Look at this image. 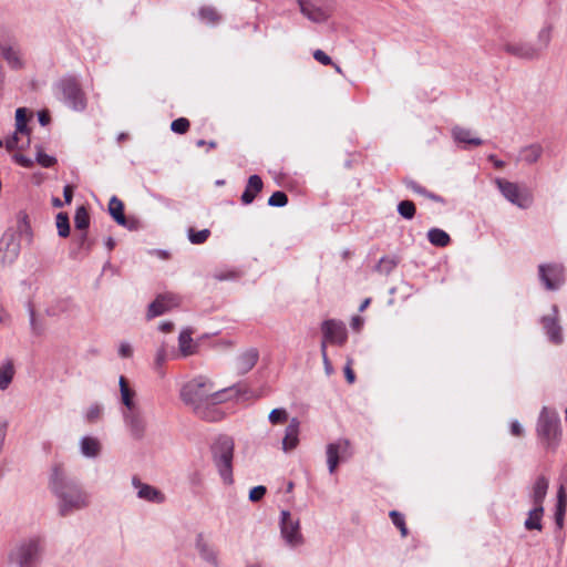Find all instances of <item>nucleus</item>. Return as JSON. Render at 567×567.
Segmentation results:
<instances>
[{"instance_id": "obj_64", "label": "nucleus", "mask_w": 567, "mask_h": 567, "mask_svg": "<svg viewBox=\"0 0 567 567\" xmlns=\"http://www.w3.org/2000/svg\"><path fill=\"white\" fill-rule=\"evenodd\" d=\"M173 329V323L172 322H162L159 324V330L163 331V332H169L171 330Z\"/></svg>"}, {"instance_id": "obj_63", "label": "nucleus", "mask_w": 567, "mask_h": 567, "mask_svg": "<svg viewBox=\"0 0 567 567\" xmlns=\"http://www.w3.org/2000/svg\"><path fill=\"white\" fill-rule=\"evenodd\" d=\"M63 196L65 199V203H71L72 196H73V188L70 185H66L63 189Z\"/></svg>"}, {"instance_id": "obj_29", "label": "nucleus", "mask_w": 567, "mask_h": 567, "mask_svg": "<svg viewBox=\"0 0 567 567\" xmlns=\"http://www.w3.org/2000/svg\"><path fill=\"white\" fill-rule=\"evenodd\" d=\"M1 54L3 59L7 61V63L12 69H21L23 65V62L20 56V52L18 49L11 45H1L0 47Z\"/></svg>"}, {"instance_id": "obj_7", "label": "nucleus", "mask_w": 567, "mask_h": 567, "mask_svg": "<svg viewBox=\"0 0 567 567\" xmlns=\"http://www.w3.org/2000/svg\"><path fill=\"white\" fill-rule=\"evenodd\" d=\"M56 87L58 97L70 109L83 111L86 107L85 94L75 79H62Z\"/></svg>"}, {"instance_id": "obj_14", "label": "nucleus", "mask_w": 567, "mask_h": 567, "mask_svg": "<svg viewBox=\"0 0 567 567\" xmlns=\"http://www.w3.org/2000/svg\"><path fill=\"white\" fill-rule=\"evenodd\" d=\"M131 483L138 499L156 505L166 501L165 494L159 488L142 482L138 476H133Z\"/></svg>"}, {"instance_id": "obj_45", "label": "nucleus", "mask_w": 567, "mask_h": 567, "mask_svg": "<svg viewBox=\"0 0 567 567\" xmlns=\"http://www.w3.org/2000/svg\"><path fill=\"white\" fill-rule=\"evenodd\" d=\"M189 128V121L185 117L174 120L171 124V130L178 134H184Z\"/></svg>"}, {"instance_id": "obj_3", "label": "nucleus", "mask_w": 567, "mask_h": 567, "mask_svg": "<svg viewBox=\"0 0 567 567\" xmlns=\"http://www.w3.org/2000/svg\"><path fill=\"white\" fill-rule=\"evenodd\" d=\"M47 554V538L34 534L19 539L8 554V561L14 567H40Z\"/></svg>"}, {"instance_id": "obj_50", "label": "nucleus", "mask_w": 567, "mask_h": 567, "mask_svg": "<svg viewBox=\"0 0 567 567\" xmlns=\"http://www.w3.org/2000/svg\"><path fill=\"white\" fill-rule=\"evenodd\" d=\"M320 352H321V357H322V361H323V365H324V371L328 375H330L333 372V368H332V364L327 354L326 342H321Z\"/></svg>"}, {"instance_id": "obj_46", "label": "nucleus", "mask_w": 567, "mask_h": 567, "mask_svg": "<svg viewBox=\"0 0 567 567\" xmlns=\"http://www.w3.org/2000/svg\"><path fill=\"white\" fill-rule=\"evenodd\" d=\"M390 517H391V519H392L393 524H394L396 527H399V528H400L402 536H406V534H408V529H406V527H405L404 517H403L400 513H398V512H395V511H392V512L390 513Z\"/></svg>"}, {"instance_id": "obj_6", "label": "nucleus", "mask_w": 567, "mask_h": 567, "mask_svg": "<svg viewBox=\"0 0 567 567\" xmlns=\"http://www.w3.org/2000/svg\"><path fill=\"white\" fill-rule=\"evenodd\" d=\"M21 237L31 240V228L23 215L18 220L17 231L8 230L0 239V259L3 264H12L21 250Z\"/></svg>"}, {"instance_id": "obj_4", "label": "nucleus", "mask_w": 567, "mask_h": 567, "mask_svg": "<svg viewBox=\"0 0 567 567\" xmlns=\"http://www.w3.org/2000/svg\"><path fill=\"white\" fill-rule=\"evenodd\" d=\"M536 433L544 445V447L548 451H555L560 442V419L558 413L550 408L544 406L539 413Z\"/></svg>"}, {"instance_id": "obj_42", "label": "nucleus", "mask_w": 567, "mask_h": 567, "mask_svg": "<svg viewBox=\"0 0 567 567\" xmlns=\"http://www.w3.org/2000/svg\"><path fill=\"white\" fill-rule=\"evenodd\" d=\"M210 231L208 229H202L198 231H195L193 228L188 230V239L192 244L199 245L207 240L209 237Z\"/></svg>"}, {"instance_id": "obj_5", "label": "nucleus", "mask_w": 567, "mask_h": 567, "mask_svg": "<svg viewBox=\"0 0 567 567\" xmlns=\"http://www.w3.org/2000/svg\"><path fill=\"white\" fill-rule=\"evenodd\" d=\"M234 440L229 436H219L212 445V456L215 467L217 468L224 484L231 485L233 477V458H234Z\"/></svg>"}, {"instance_id": "obj_51", "label": "nucleus", "mask_w": 567, "mask_h": 567, "mask_svg": "<svg viewBox=\"0 0 567 567\" xmlns=\"http://www.w3.org/2000/svg\"><path fill=\"white\" fill-rule=\"evenodd\" d=\"M266 494V487L265 486H256L254 488L250 489L249 492V499L251 502H258L260 501Z\"/></svg>"}, {"instance_id": "obj_62", "label": "nucleus", "mask_w": 567, "mask_h": 567, "mask_svg": "<svg viewBox=\"0 0 567 567\" xmlns=\"http://www.w3.org/2000/svg\"><path fill=\"white\" fill-rule=\"evenodd\" d=\"M214 278L217 279V280H227V279H233L235 278V272L233 271H229L227 274H224V272H216L214 275Z\"/></svg>"}, {"instance_id": "obj_37", "label": "nucleus", "mask_w": 567, "mask_h": 567, "mask_svg": "<svg viewBox=\"0 0 567 567\" xmlns=\"http://www.w3.org/2000/svg\"><path fill=\"white\" fill-rule=\"evenodd\" d=\"M199 18L209 24H217L220 21V16L213 7H203L199 10Z\"/></svg>"}, {"instance_id": "obj_18", "label": "nucleus", "mask_w": 567, "mask_h": 567, "mask_svg": "<svg viewBox=\"0 0 567 567\" xmlns=\"http://www.w3.org/2000/svg\"><path fill=\"white\" fill-rule=\"evenodd\" d=\"M195 549L200 559L213 567H219L218 550L212 545L203 534L195 538Z\"/></svg>"}, {"instance_id": "obj_27", "label": "nucleus", "mask_w": 567, "mask_h": 567, "mask_svg": "<svg viewBox=\"0 0 567 567\" xmlns=\"http://www.w3.org/2000/svg\"><path fill=\"white\" fill-rule=\"evenodd\" d=\"M178 348L183 357L192 355L197 350V344L192 338V330L184 329L178 337Z\"/></svg>"}, {"instance_id": "obj_1", "label": "nucleus", "mask_w": 567, "mask_h": 567, "mask_svg": "<svg viewBox=\"0 0 567 567\" xmlns=\"http://www.w3.org/2000/svg\"><path fill=\"white\" fill-rule=\"evenodd\" d=\"M225 390L216 389L206 377L199 375L186 382L179 392L182 401L190 406L194 413L203 420L216 422L223 417V412L216 408L224 401Z\"/></svg>"}, {"instance_id": "obj_12", "label": "nucleus", "mask_w": 567, "mask_h": 567, "mask_svg": "<svg viewBox=\"0 0 567 567\" xmlns=\"http://www.w3.org/2000/svg\"><path fill=\"white\" fill-rule=\"evenodd\" d=\"M326 454L329 473L333 474L340 462L351 457L352 451L350 441L339 439L336 442L329 443L326 449Z\"/></svg>"}, {"instance_id": "obj_28", "label": "nucleus", "mask_w": 567, "mask_h": 567, "mask_svg": "<svg viewBox=\"0 0 567 567\" xmlns=\"http://www.w3.org/2000/svg\"><path fill=\"white\" fill-rule=\"evenodd\" d=\"M16 374L13 361L11 359H6L2 363H0V390H7Z\"/></svg>"}, {"instance_id": "obj_26", "label": "nucleus", "mask_w": 567, "mask_h": 567, "mask_svg": "<svg viewBox=\"0 0 567 567\" xmlns=\"http://www.w3.org/2000/svg\"><path fill=\"white\" fill-rule=\"evenodd\" d=\"M262 189V181L258 175H251L248 178L246 188L241 195V202L245 205L251 204L257 194Z\"/></svg>"}, {"instance_id": "obj_47", "label": "nucleus", "mask_w": 567, "mask_h": 567, "mask_svg": "<svg viewBox=\"0 0 567 567\" xmlns=\"http://www.w3.org/2000/svg\"><path fill=\"white\" fill-rule=\"evenodd\" d=\"M29 313H30V327H31L32 332L35 336L42 334L44 331V328H43L42 323H40L38 321L34 310L32 308H30Z\"/></svg>"}, {"instance_id": "obj_58", "label": "nucleus", "mask_w": 567, "mask_h": 567, "mask_svg": "<svg viewBox=\"0 0 567 567\" xmlns=\"http://www.w3.org/2000/svg\"><path fill=\"white\" fill-rule=\"evenodd\" d=\"M10 323V315L0 306V327L8 326Z\"/></svg>"}, {"instance_id": "obj_11", "label": "nucleus", "mask_w": 567, "mask_h": 567, "mask_svg": "<svg viewBox=\"0 0 567 567\" xmlns=\"http://www.w3.org/2000/svg\"><path fill=\"white\" fill-rule=\"evenodd\" d=\"M122 416L130 435L135 440H142L147 430V419L142 406L123 410Z\"/></svg>"}, {"instance_id": "obj_34", "label": "nucleus", "mask_w": 567, "mask_h": 567, "mask_svg": "<svg viewBox=\"0 0 567 567\" xmlns=\"http://www.w3.org/2000/svg\"><path fill=\"white\" fill-rule=\"evenodd\" d=\"M104 413V406L101 403H92L84 411L83 417L86 423L93 424L99 422Z\"/></svg>"}, {"instance_id": "obj_44", "label": "nucleus", "mask_w": 567, "mask_h": 567, "mask_svg": "<svg viewBox=\"0 0 567 567\" xmlns=\"http://www.w3.org/2000/svg\"><path fill=\"white\" fill-rule=\"evenodd\" d=\"M550 39H551V29L549 27H546V28H543L539 32H538V43L539 45L536 47L537 49L540 50V52L546 49L550 42Z\"/></svg>"}, {"instance_id": "obj_16", "label": "nucleus", "mask_w": 567, "mask_h": 567, "mask_svg": "<svg viewBox=\"0 0 567 567\" xmlns=\"http://www.w3.org/2000/svg\"><path fill=\"white\" fill-rule=\"evenodd\" d=\"M181 302L179 297L173 293H164L157 296V298L148 306L147 319L158 317L171 309L177 307Z\"/></svg>"}, {"instance_id": "obj_35", "label": "nucleus", "mask_w": 567, "mask_h": 567, "mask_svg": "<svg viewBox=\"0 0 567 567\" xmlns=\"http://www.w3.org/2000/svg\"><path fill=\"white\" fill-rule=\"evenodd\" d=\"M405 185L408 188H410L413 193L417 194V195H421V196H424L431 200H434V202H437V203H443V198L434 193H431L429 192L426 188H424L423 186H421L420 184H417L416 182L414 181H405Z\"/></svg>"}, {"instance_id": "obj_56", "label": "nucleus", "mask_w": 567, "mask_h": 567, "mask_svg": "<svg viewBox=\"0 0 567 567\" xmlns=\"http://www.w3.org/2000/svg\"><path fill=\"white\" fill-rule=\"evenodd\" d=\"M18 141H19L18 140V133L14 132V134L6 141L7 150L8 151H13V150H16L18 147L22 148L23 146H19L18 145Z\"/></svg>"}, {"instance_id": "obj_15", "label": "nucleus", "mask_w": 567, "mask_h": 567, "mask_svg": "<svg viewBox=\"0 0 567 567\" xmlns=\"http://www.w3.org/2000/svg\"><path fill=\"white\" fill-rule=\"evenodd\" d=\"M539 278L548 290H557L565 281L564 267L558 264L539 265Z\"/></svg>"}, {"instance_id": "obj_53", "label": "nucleus", "mask_w": 567, "mask_h": 567, "mask_svg": "<svg viewBox=\"0 0 567 567\" xmlns=\"http://www.w3.org/2000/svg\"><path fill=\"white\" fill-rule=\"evenodd\" d=\"M13 159L16 161V163L21 165L22 167L30 168L33 166V159H31L30 157H27L22 154H16L13 156Z\"/></svg>"}, {"instance_id": "obj_36", "label": "nucleus", "mask_w": 567, "mask_h": 567, "mask_svg": "<svg viewBox=\"0 0 567 567\" xmlns=\"http://www.w3.org/2000/svg\"><path fill=\"white\" fill-rule=\"evenodd\" d=\"M90 225V216L87 210L81 206L76 209L74 215V226L76 229L85 230Z\"/></svg>"}, {"instance_id": "obj_55", "label": "nucleus", "mask_w": 567, "mask_h": 567, "mask_svg": "<svg viewBox=\"0 0 567 567\" xmlns=\"http://www.w3.org/2000/svg\"><path fill=\"white\" fill-rule=\"evenodd\" d=\"M351 364H352V359L351 358H348L347 360V364L344 367V374H346V379L349 383H353L354 380H355V375H354V372L351 368Z\"/></svg>"}, {"instance_id": "obj_60", "label": "nucleus", "mask_w": 567, "mask_h": 567, "mask_svg": "<svg viewBox=\"0 0 567 567\" xmlns=\"http://www.w3.org/2000/svg\"><path fill=\"white\" fill-rule=\"evenodd\" d=\"M566 508H559V505H557V511L555 514L556 524L561 527L564 522V515H565Z\"/></svg>"}, {"instance_id": "obj_41", "label": "nucleus", "mask_w": 567, "mask_h": 567, "mask_svg": "<svg viewBox=\"0 0 567 567\" xmlns=\"http://www.w3.org/2000/svg\"><path fill=\"white\" fill-rule=\"evenodd\" d=\"M268 420L271 424H282L288 421V412L286 409H274L268 415Z\"/></svg>"}, {"instance_id": "obj_48", "label": "nucleus", "mask_w": 567, "mask_h": 567, "mask_svg": "<svg viewBox=\"0 0 567 567\" xmlns=\"http://www.w3.org/2000/svg\"><path fill=\"white\" fill-rule=\"evenodd\" d=\"M37 162L43 167H51L55 163V158L43 153L40 148L37 152Z\"/></svg>"}, {"instance_id": "obj_30", "label": "nucleus", "mask_w": 567, "mask_h": 567, "mask_svg": "<svg viewBox=\"0 0 567 567\" xmlns=\"http://www.w3.org/2000/svg\"><path fill=\"white\" fill-rule=\"evenodd\" d=\"M544 515V507H535L528 512V517L526 518L524 526L527 530H542V518Z\"/></svg>"}, {"instance_id": "obj_59", "label": "nucleus", "mask_w": 567, "mask_h": 567, "mask_svg": "<svg viewBox=\"0 0 567 567\" xmlns=\"http://www.w3.org/2000/svg\"><path fill=\"white\" fill-rule=\"evenodd\" d=\"M557 505H559V508H566V495L563 486L558 491Z\"/></svg>"}, {"instance_id": "obj_57", "label": "nucleus", "mask_w": 567, "mask_h": 567, "mask_svg": "<svg viewBox=\"0 0 567 567\" xmlns=\"http://www.w3.org/2000/svg\"><path fill=\"white\" fill-rule=\"evenodd\" d=\"M511 433L515 436H522L524 434V429L518 421L511 423Z\"/></svg>"}, {"instance_id": "obj_61", "label": "nucleus", "mask_w": 567, "mask_h": 567, "mask_svg": "<svg viewBox=\"0 0 567 567\" xmlns=\"http://www.w3.org/2000/svg\"><path fill=\"white\" fill-rule=\"evenodd\" d=\"M363 324V319L359 316H354L351 320L352 329L359 331Z\"/></svg>"}, {"instance_id": "obj_8", "label": "nucleus", "mask_w": 567, "mask_h": 567, "mask_svg": "<svg viewBox=\"0 0 567 567\" xmlns=\"http://www.w3.org/2000/svg\"><path fill=\"white\" fill-rule=\"evenodd\" d=\"M495 184L506 200L520 209H527L533 204L532 193L514 182L505 178H496Z\"/></svg>"}, {"instance_id": "obj_49", "label": "nucleus", "mask_w": 567, "mask_h": 567, "mask_svg": "<svg viewBox=\"0 0 567 567\" xmlns=\"http://www.w3.org/2000/svg\"><path fill=\"white\" fill-rule=\"evenodd\" d=\"M69 303L65 300H60L55 306L47 309L49 316H59L60 313L68 310Z\"/></svg>"}, {"instance_id": "obj_9", "label": "nucleus", "mask_w": 567, "mask_h": 567, "mask_svg": "<svg viewBox=\"0 0 567 567\" xmlns=\"http://www.w3.org/2000/svg\"><path fill=\"white\" fill-rule=\"evenodd\" d=\"M300 12L311 22L323 23L333 13L334 0H298Z\"/></svg>"}, {"instance_id": "obj_38", "label": "nucleus", "mask_w": 567, "mask_h": 567, "mask_svg": "<svg viewBox=\"0 0 567 567\" xmlns=\"http://www.w3.org/2000/svg\"><path fill=\"white\" fill-rule=\"evenodd\" d=\"M16 133L29 134V128L27 126V112L23 107L16 111Z\"/></svg>"}, {"instance_id": "obj_40", "label": "nucleus", "mask_w": 567, "mask_h": 567, "mask_svg": "<svg viewBox=\"0 0 567 567\" xmlns=\"http://www.w3.org/2000/svg\"><path fill=\"white\" fill-rule=\"evenodd\" d=\"M399 214L405 219H412L415 215V205L411 200H402L398 205Z\"/></svg>"}, {"instance_id": "obj_10", "label": "nucleus", "mask_w": 567, "mask_h": 567, "mask_svg": "<svg viewBox=\"0 0 567 567\" xmlns=\"http://www.w3.org/2000/svg\"><path fill=\"white\" fill-rule=\"evenodd\" d=\"M280 534L286 545L292 549L303 545L305 538L300 532V524L287 511L281 512Z\"/></svg>"}, {"instance_id": "obj_21", "label": "nucleus", "mask_w": 567, "mask_h": 567, "mask_svg": "<svg viewBox=\"0 0 567 567\" xmlns=\"http://www.w3.org/2000/svg\"><path fill=\"white\" fill-rule=\"evenodd\" d=\"M554 317H544L543 326L548 336L549 340L555 344H560L563 342V333L561 328L557 323V307H553Z\"/></svg>"}, {"instance_id": "obj_22", "label": "nucleus", "mask_w": 567, "mask_h": 567, "mask_svg": "<svg viewBox=\"0 0 567 567\" xmlns=\"http://www.w3.org/2000/svg\"><path fill=\"white\" fill-rule=\"evenodd\" d=\"M80 453L87 458H95L102 452L101 441L91 435L82 436L79 441Z\"/></svg>"}, {"instance_id": "obj_19", "label": "nucleus", "mask_w": 567, "mask_h": 567, "mask_svg": "<svg viewBox=\"0 0 567 567\" xmlns=\"http://www.w3.org/2000/svg\"><path fill=\"white\" fill-rule=\"evenodd\" d=\"M258 359V350L256 348H249L237 355L235 360V370L239 374H246L256 365Z\"/></svg>"}, {"instance_id": "obj_24", "label": "nucleus", "mask_w": 567, "mask_h": 567, "mask_svg": "<svg viewBox=\"0 0 567 567\" xmlns=\"http://www.w3.org/2000/svg\"><path fill=\"white\" fill-rule=\"evenodd\" d=\"M452 137L456 143L464 144L465 146H480L483 141L474 137L472 131L462 126H454L452 128Z\"/></svg>"}, {"instance_id": "obj_2", "label": "nucleus", "mask_w": 567, "mask_h": 567, "mask_svg": "<svg viewBox=\"0 0 567 567\" xmlns=\"http://www.w3.org/2000/svg\"><path fill=\"white\" fill-rule=\"evenodd\" d=\"M49 488L56 498L60 516L68 517L90 505V495L80 484L68 477L62 464L55 463L49 473Z\"/></svg>"}, {"instance_id": "obj_52", "label": "nucleus", "mask_w": 567, "mask_h": 567, "mask_svg": "<svg viewBox=\"0 0 567 567\" xmlns=\"http://www.w3.org/2000/svg\"><path fill=\"white\" fill-rule=\"evenodd\" d=\"M313 58L316 61H318L319 63L323 64V65H330L332 64V60L331 58L326 54L322 50H316L313 52Z\"/></svg>"}, {"instance_id": "obj_25", "label": "nucleus", "mask_w": 567, "mask_h": 567, "mask_svg": "<svg viewBox=\"0 0 567 567\" xmlns=\"http://www.w3.org/2000/svg\"><path fill=\"white\" fill-rule=\"evenodd\" d=\"M549 482L545 476H539L535 481L532 492L530 499L535 507L543 506V502L547 495Z\"/></svg>"}, {"instance_id": "obj_54", "label": "nucleus", "mask_w": 567, "mask_h": 567, "mask_svg": "<svg viewBox=\"0 0 567 567\" xmlns=\"http://www.w3.org/2000/svg\"><path fill=\"white\" fill-rule=\"evenodd\" d=\"M118 354L122 358H131L133 354L132 346L128 342H122L118 347Z\"/></svg>"}, {"instance_id": "obj_17", "label": "nucleus", "mask_w": 567, "mask_h": 567, "mask_svg": "<svg viewBox=\"0 0 567 567\" xmlns=\"http://www.w3.org/2000/svg\"><path fill=\"white\" fill-rule=\"evenodd\" d=\"M503 49L506 53L524 60H534L540 55V50L529 42H507L504 44Z\"/></svg>"}, {"instance_id": "obj_33", "label": "nucleus", "mask_w": 567, "mask_h": 567, "mask_svg": "<svg viewBox=\"0 0 567 567\" xmlns=\"http://www.w3.org/2000/svg\"><path fill=\"white\" fill-rule=\"evenodd\" d=\"M427 239L436 247H446L451 241L450 235L440 228H431L427 231Z\"/></svg>"}, {"instance_id": "obj_39", "label": "nucleus", "mask_w": 567, "mask_h": 567, "mask_svg": "<svg viewBox=\"0 0 567 567\" xmlns=\"http://www.w3.org/2000/svg\"><path fill=\"white\" fill-rule=\"evenodd\" d=\"M56 228L59 236L65 238L70 235V223L65 213H59L56 215Z\"/></svg>"}, {"instance_id": "obj_20", "label": "nucleus", "mask_w": 567, "mask_h": 567, "mask_svg": "<svg viewBox=\"0 0 567 567\" xmlns=\"http://www.w3.org/2000/svg\"><path fill=\"white\" fill-rule=\"evenodd\" d=\"M299 429H300V422L297 417H292L289 421V424L287 425L285 430V436L282 439V451L285 453L291 452L295 450L299 444Z\"/></svg>"}, {"instance_id": "obj_43", "label": "nucleus", "mask_w": 567, "mask_h": 567, "mask_svg": "<svg viewBox=\"0 0 567 567\" xmlns=\"http://www.w3.org/2000/svg\"><path fill=\"white\" fill-rule=\"evenodd\" d=\"M288 203V197L284 192H275L268 199V205L272 207H284Z\"/></svg>"}, {"instance_id": "obj_31", "label": "nucleus", "mask_w": 567, "mask_h": 567, "mask_svg": "<svg viewBox=\"0 0 567 567\" xmlns=\"http://www.w3.org/2000/svg\"><path fill=\"white\" fill-rule=\"evenodd\" d=\"M542 154L543 147L539 144H532L520 150L519 159L527 164H534L540 158Z\"/></svg>"}, {"instance_id": "obj_23", "label": "nucleus", "mask_w": 567, "mask_h": 567, "mask_svg": "<svg viewBox=\"0 0 567 567\" xmlns=\"http://www.w3.org/2000/svg\"><path fill=\"white\" fill-rule=\"evenodd\" d=\"M120 384V393H121V402L124 405V410H132L141 406V404L135 400V391L130 388L127 380L124 377H121L118 380Z\"/></svg>"}, {"instance_id": "obj_13", "label": "nucleus", "mask_w": 567, "mask_h": 567, "mask_svg": "<svg viewBox=\"0 0 567 567\" xmlns=\"http://www.w3.org/2000/svg\"><path fill=\"white\" fill-rule=\"evenodd\" d=\"M321 331L323 339L321 342L343 346L348 339L347 327L342 321L329 319L322 322Z\"/></svg>"}, {"instance_id": "obj_32", "label": "nucleus", "mask_w": 567, "mask_h": 567, "mask_svg": "<svg viewBox=\"0 0 567 567\" xmlns=\"http://www.w3.org/2000/svg\"><path fill=\"white\" fill-rule=\"evenodd\" d=\"M109 213L114 218V220L121 225L126 226V218L124 215V205L123 203L115 196L110 199L109 203Z\"/></svg>"}]
</instances>
